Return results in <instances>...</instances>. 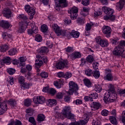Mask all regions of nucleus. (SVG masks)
<instances>
[{
    "label": "nucleus",
    "mask_w": 125,
    "mask_h": 125,
    "mask_svg": "<svg viewBox=\"0 0 125 125\" xmlns=\"http://www.w3.org/2000/svg\"><path fill=\"white\" fill-rule=\"evenodd\" d=\"M117 99V93L114 89L106 92L104 94V101L106 104H108L109 102H113Z\"/></svg>",
    "instance_id": "1"
},
{
    "label": "nucleus",
    "mask_w": 125,
    "mask_h": 125,
    "mask_svg": "<svg viewBox=\"0 0 125 125\" xmlns=\"http://www.w3.org/2000/svg\"><path fill=\"white\" fill-rule=\"evenodd\" d=\"M103 10L107 14V16H105L104 17V20H111V21H114L116 19V17L113 15L114 11L113 9H111L109 7L104 6L103 7Z\"/></svg>",
    "instance_id": "2"
},
{
    "label": "nucleus",
    "mask_w": 125,
    "mask_h": 125,
    "mask_svg": "<svg viewBox=\"0 0 125 125\" xmlns=\"http://www.w3.org/2000/svg\"><path fill=\"white\" fill-rule=\"evenodd\" d=\"M36 58L38 59V60H36L35 61V62H38V61L39 62H36L35 65L36 67H41L43 64V63H45V64H46L47 62H48V59H47V57L46 56H42L40 55H36Z\"/></svg>",
    "instance_id": "3"
},
{
    "label": "nucleus",
    "mask_w": 125,
    "mask_h": 125,
    "mask_svg": "<svg viewBox=\"0 0 125 125\" xmlns=\"http://www.w3.org/2000/svg\"><path fill=\"white\" fill-rule=\"evenodd\" d=\"M64 117H65L69 120H73L75 118V115L71 113V107L70 106H65L62 111Z\"/></svg>",
    "instance_id": "4"
},
{
    "label": "nucleus",
    "mask_w": 125,
    "mask_h": 125,
    "mask_svg": "<svg viewBox=\"0 0 125 125\" xmlns=\"http://www.w3.org/2000/svg\"><path fill=\"white\" fill-rule=\"evenodd\" d=\"M69 89L68 92V93L70 94V95H73V93L74 92L77 94L78 93H77V90H79V86H78V84L77 83H75V82L73 81H71L69 83Z\"/></svg>",
    "instance_id": "5"
},
{
    "label": "nucleus",
    "mask_w": 125,
    "mask_h": 125,
    "mask_svg": "<svg viewBox=\"0 0 125 125\" xmlns=\"http://www.w3.org/2000/svg\"><path fill=\"white\" fill-rule=\"evenodd\" d=\"M25 10L27 12L28 14L30 16L29 19L32 20L34 18V16L36 14V10L30 5H26L25 6Z\"/></svg>",
    "instance_id": "6"
},
{
    "label": "nucleus",
    "mask_w": 125,
    "mask_h": 125,
    "mask_svg": "<svg viewBox=\"0 0 125 125\" xmlns=\"http://www.w3.org/2000/svg\"><path fill=\"white\" fill-rule=\"evenodd\" d=\"M53 30L55 32L57 36H65L66 30H62L57 24H53L52 26Z\"/></svg>",
    "instance_id": "7"
},
{
    "label": "nucleus",
    "mask_w": 125,
    "mask_h": 125,
    "mask_svg": "<svg viewBox=\"0 0 125 125\" xmlns=\"http://www.w3.org/2000/svg\"><path fill=\"white\" fill-rule=\"evenodd\" d=\"M56 68H57L58 70H62V69H64V68L68 69L69 68V66L68 65V61L65 60L57 62L56 64Z\"/></svg>",
    "instance_id": "8"
},
{
    "label": "nucleus",
    "mask_w": 125,
    "mask_h": 125,
    "mask_svg": "<svg viewBox=\"0 0 125 125\" xmlns=\"http://www.w3.org/2000/svg\"><path fill=\"white\" fill-rule=\"evenodd\" d=\"M56 2H59V6L56 7L57 11H60L63 7H66L68 4L66 0H55Z\"/></svg>",
    "instance_id": "9"
},
{
    "label": "nucleus",
    "mask_w": 125,
    "mask_h": 125,
    "mask_svg": "<svg viewBox=\"0 0 125 125\" xmlns=\"http://www.w3.org/2000/svg\"><path fill=\"white\" fill-rule=\"evenodd\" d=\"M71 36L73 38L78 39V38L80 37V32L75 30H72V32H70L67 30H65V35L63 36V37H67V38H70Z\"/></svg>",
    "instance_id": "10"
},
{
    "label": "nucleus",
    "mask_w": 125,
    "mask_h": 125,
    "mask_svg": "<svg viewBox=\"0 0 125 125\" xmlns=\"http://www.w3.org/2000/svg\"><path fill=\"white\" fill-rule=\"evenodd\" d=\"M125 51L124 47L121 46H118L116 47L113 51V54L116 56H120L122 55Z\"/></svg>",
    "instance_id": "11"
},
{
    "label": "nucleus",
    "mask_w": 125,
    "mask_h": 125,
    "mask_svg": "<svg viewBox=\"0 0 125 125\" xmlns=\"http://www.w3.org/2000/svg\"><path fill=\"white\" fill-rule=\"evenodd\" d=\"M6 111H7V104L0 98V115L4 114Z\"/></svg>",
    "instance_id": "12"
},
{
    "label": "nucleus",
    "mask_w": 125,
    "mask_h": 125,
    "mask_svg": "<svg viewBox=\"0 0 125 125\" xmlns=\"http://www.w3.org/2000/svg\"><path fill=\"white\" fill-rule=\"evenodd\" d=\"M79 11V9L76 7H73L68 12V13L70 14V17L71 19H76L78 17V12Z\"/></svg>",
    "instance_id": "13"
},
{
    "label": "nucleus",
    "mask_w": 125,
    "mask_h": 125,
    "mask_svg": "<svg viewBox=\"0 0 125 125\" xmlns=\"http://www.w3.org/2000/svg\"><path fill=\"white\" fill-rule=\"evenodd\" d=\"M102 31L103 34L105 35V37H106V38H110V37H111L112 29H111V27L110 26H104L102 28Z\"/></svg>",
    "instance_id": "14"
},
{
    "label": "nucleus",
    "mask_w": 125,
    "mask_h": 125,
    "mask_svg": "<svg viewBox=\"0 0 125 125\" xmlns=\"http://www.w3.org/2000/svg\"><path fill=\"white\" fill-rule=\"evenodd\" d=\"M105 74L106 75L104 77V80L111 82L114 80V76H113V74H112V71L111 69H106Z\"/></svg>",
    "instance_id": "15"
},
{
    "label": "nucleus",
    "mask_w": 125,
    "mask_h": 125,
    "mask_svg": "<svg viewBox=\"0 0 125 125\" xmlns=\"http://www.w3.org/2000/svg\"><path fill=\"white\" fill-rule=\"evenodd\" d=\"M32 29H29L27 30L28 35H33V34H38L39 30L36 24L33 23L31 25Z\"/></svg>",
    "instance_id": "16"
},
{
    "label": "nucleus",
    "mask_w": 125,
    "mask_h": 125,
    "mask_svg": "<svg viewBox=\"0 0 125 125\" xmlns=\"http://www.w3.org/2000/svg\"><path fill=\"white\" fill-rule=\"evenodd\" d=\"M2 14H3V16L6 18H10L11 17H12L11 10L8 8H4L2 11Z\"/></svg>",
    "instance_id": "17"
},
{
    "label": "nucleus",
    "mask_w": 125,
    "mask_h": 125,
    "mask_svg": "<svg viewBox=\"0 0 125 125\" xmlns=\"http://www.w3.org/2000/svg\"><path fill=\"white\" fill-rule=\"evenodd\" d=\"M45 101V98L42 96H37V98H33V102L35 104H42Z\"/></svg>",
    "instance_id": "18"
},
{
    "label": "nucleus",
    "mask_w": 125,
    "mask_h": 125,
    "mask_svg": "<svg viewBox=\"0 0 125 125\" xmlns=\"http://www.w3.org/2000/svg\"><path fill=\"white\" fill-rule=\"evenodd\" d=\"M125 4V0H120L119 2H117L116 5V9L118 11H121Z\"/></svg>",
    "instance_id": "19"
},
{
    "label": "nucleus",
    "mask_w": 125,
    "mask_h": 125,
    "mask_svg": "<svg viewBox=\"0 0 125 125\" xmlns=\"http://www.w3.org/2000/svg\"><path fill=\"white\" fill-rule=\"evenodd\" d=\"M0 25L4 29H8V28L10 27V23H9L8 21H0Z\"/></svg>",
    "instance_id": "20"
},
{
    "label": "nucleus",
    "mask_w": 125,
    "mask_h": 125,
    "mask_svg": "<svg viewBox=\"0 0 125 125\" xmlns=\"http://www.w3.org/2000/svg\"><path fill=\"white\" fill-rule=\"evenodd\" d=\"M54 85L57 87V88H61L63 86V81L61 80L54 82Z\"/></svg>",
    "instance_id": "21"
},
{
    "label": "nucleus",
    "mask_w": 125,
    "mask_h": 125,
    "mask_svg": "<svg viewBox=\"0 0 125 125\" xmlns=\"http://www.w3.org/2000/svg\"><path fill=\"white\" fill-rule=\"evenodd\" d=\"M99 44L102 47H107V46L109 45V42H108V40L106 39H103L100 42Z\"/></svg>",
    "instance_id": "22"
},
{
    "label": "nucleus",
    "mask_w": 125,
    "mask_h": 125,
    "mask_svg": "<svg viewBox=\"0 0 125 125\" xmlns=\"http://www.w3.org/2000/svg\"><path fill=\"white\" fill-rule=\"evenodd\" d=\"M47 104H48V106H49V107H52V106H55V105L57 104V103L56 102V100L49 99L47 101Z\"/></svg>",
    "instance_id": "23"
},
{
    "label": "nucleus",
    "mask_w": 125,
    "mask_h": 125,
    "mask_svg": "<svg viewBox=\"0 0 125 125\" xmlns=\"http://www.w3.org/2000/svg\"><path fill=\"white\" fill-rule=\"evenodd\" d=\"M71 59H76L77 58H81L82 57V55L80 52H76L73 53L70 56Z\"/></svg>",
    "instance_id": "24"
},
{
    "label": "nucleus",
    "mask_w": 125,
    "mask_h": 125,
    "mask_svg": "<svg viewBox=\"0 0 125 125\" xmlns=\"http://www.w3.org/2000/svg\"><path fill=\"white\" fill-rule=\"evenodd\" d=\"M101 106V104L96 102H93L91 104V107L94 108L95 110H98V109L100 108Z\"/></svg>",
    "instance_id": "25"
},
{
    "label": "nucleus",
    "mask_w": 125,
    "mask_h": 125,
    "mask_svg": "<svg viewBox=\"0 0 125 125\" xmlns=\"http://www.w3.org/2000/svg\"><path fill=\"white\" fill-rule=\"evenodd\" d=\"M25 30H26V27H25V25L23 23H20L19 28V33H24L25 32Z\"/></svg>",
    "instance_id": "26"
},
{
    "label": "nucleus",
    "mask_w": 125,
    "mask_h": 125,
    "mask_svg": "<svg viewBox=\"0 0 125 125\" xmlns=\"http://www.w3.org/2000/svg\"><path fill=\"white\" fill-rule=\"evenodd\" d=\"M89 95L90 96L91 102L93 101V99H97L98 98V94L97 93H91Z\"/></svg>",
    "instance_id": "27"
},
{
    "label": "nucleus",
    "mask_w": 125,
    "mask_h": 125,
    "mask_svg": "<svg viewBox=\"0 0 125 125\" xmlns=\"http://www.w3.org/2000/svg\"><path fill=\"white\" fill-rule=\"evenodd\" d=\"M3 39H5L6 40L7 39L8 41H9V40H11V38H12V35L10 34H8V33L6 32H3L2 35ZM8 39L9 40H8Z\"/></svg>",
    "instance_id": "28"
},
{
    "label": "nucleus",
    "mask_w": 125,
    "mask_h": 125,
    "mask_svg": "<svg viewBox=\"0 0 125 125\" xmlns=\"http://www.w3.org/2000/svg\"><path fill=\"white\" fill-rule=\"evenodd\" d=\"M48 52V49L45 47H42L40 48L39 54H43V53H47Z\"/></svg>",
    "instance_id": "29"
},
{
    "label": "nucleus",
    "mask_w": 125,
    "mask_h": 125,
    "mask_svg": "<svg viewBox=\"0 0 125 125\" xmlns=\"http://www.w3.org/2000/svg\"><path fill=\"white\" fill-rule=\"evenodd\" d=\"M6 50H8V45L4 44L0 46V51L1 52H5Z\"/></svg>",
    "instance_id": "30"
},
{
    "label": "nucleus",
    "mask_w": 125,
    "mask_h": 125,
    "mask_svg": "<svg viewBox=\"0 0 125 125\" xmlns=\"http://www.w3.org/2000/svg\"><path fill=\"white\" fill-rule=\"evenodd\" d=\"M32 85V83H23L21 85V89H25L29 88L30 86Z\"/></svg>",
    "instance_id": "31"
},
{
    "label": "nucleus",
    "mask_w": 125,
    "mask_h": 125,
    "mask_svg": "<svg viewBox=\"0 0 125 125\" xmlns=\"http://www.w3.org/2000/svg\"><path fill=\"white\" fill-rule=\"evenodd\" d=\"M109 121L110 123L112 124V125H118V122L117 121V119L116 117L114 116H110L109 117Z\"/></svg>",
    "instance_id": "32"
},
{
    "label": "nucleus",
    "mask_w": 125,
    "mask_h": 125,
    "mask_svg": "<svg viewBox=\"0 0 125 125\" xmlns=\"http://www.w3.org/2000/svg\"><path fill=\"white\" fill-rule=\"evenodd\" d=\"M92 76H93V77L96 79H99L100 77V72H99L98 70L93 71Z\"/></svg>",
    "instance_id": "33"
},
{
    "label": "nucleus",
    "mask_w": 125,
    "mask_h": 125,
    "mask_svg": "<svg viewBox=\"0 0 125 125\" xmlns=\"http://www.w3.org/2000/svg\"><path fill=\"white\" fill-rule=\"evenodd\" d=\"M10 58L7 57L6 58H5L4 59L0 61L1 63H4L6 64H8V65H9V64H10Z\"/></svg>",
    "instance_id": "34"
},
{
    "label": "nucleus",
    "mask_w": 125,
    "mask_h": 125,
    "mask_svg": "<svg viewBox=\"0 0 125 125\" xmlns=\"http://www.w3.org/2000/svg\"><path fill=\"white\" fill-rule=\"evenodd\" d=\"M93 73V71L91 69H87L85 70V74L86 76H87L88 77H91L92 76V74Z\"/></svg>",
    "instance_id": "35"
},
{
    "label": "nucleus",
    "mask_w": 125,
    "mask_h": 125,
    "mask_svg": "<svg viewBox=\"0 0 125 125\" xmlns=\"http://www.w3.org/2000/svg\"><path fill=\"white\" fill-rule=\"evenodd\" d=\"M84 83L86 86H87V87H90L91 86V82H90V80L88 79H85L83 80Z\"/></svg>",
    "instance_id": "36"
},
{
    "label": "nucleus",
    "mask_w": 125,
    "mask_h": 125,
    "mask_svg": "<svg viewBox=\"0 0 125 125\" xmlns=\"http://www.w3.org/2000/svg\"><path fill=\"white\" fill-rule=\"evenodd\" d=\"M8 54L9 55H10L11 56H12L13 55H15L16 53H17V50L15 48L11 49L9 51H8Z\"/></svg>",
    "instance_id": "37"
},
{
    "label": "nucleus",
    "mask_w": 125,
    "mask_h": 125,
    "mask_svg": "<svg viewBox=\"0 0 125 125\" xmlns=\"http://www.w3.org/2000/svg\"><path fill=\"white\" fill-rule=\"evenodd\" d=\"M45 119V116L43 114H39L37 117V121L38 122H43Z\"/></svg>",
    "instance_id": "38"
},
{
    "label": "nucleus",
    "mask_w": 125,
    "mask_h": 125,
    "mask_svg": "<svg viewBox=\"0 0 125 125\" xmlns=\"http://www.w3.org/2000/svg\"><path fill=\"white\" fill-rule=\"evenodd\" d=\"M32 103V100L29 99H27L24 100V105L26 106V107H29V106L31 105Z\"/></svg>",
    "instance_id": "39"
},
{
    "label": "nucleus",
    "mask_w": 125,
    "mask_h": 125,
    "mask_svg": "<svg viewBox=\"0 0 125 125\" xmlns=\"http://www.w3.org/2000/svg\"><path fill=\"white\" fill-rule=\"evenodd\" d=\"M35 41L40 42L42 41V37L41 35L37 34L35 36Z\"/></svg>",
    "instance_id": "40"
},
{
    "label": "nucleus",
    "mask_w": 125,
    "mask_h": 125,
    "mask_svg": "<svg viewBox=\"0 0 125 125\" xmlns=\"http://www.w3.org/2000/svg\"><path fill=\"white\" fill-rule=\"evenodd\" d=\"M18 81H19V83H20L21 84H22V83H24L25 82V78H24L23 76H20L19 77Z\"/></svg>",
    "instance_id": "41"
},
{
    "label": "nucleus",
    "mask_w": 125,
    "mask_h": 125,
    "mask_svg": "<svg viewBox=\"0 0 125 125\" xmlns=\"http://www.w3.org/2000/svg\"><path fill=\"white\" fill-rule=\"evenodd\" d=\"M95 90L96 92H101L102 91V87L100 85H95Z\"/></svg>",
    "instance_id": "42"
},
{
    "label": "nucleus",
    "mask_w": 125,
    "mask_h": 125,
    "mask_svg": "<svg viewBox=\"0 0 125 125\" xmlns=\"http://www.w3.org/2000/svg\"><path fill=\"white\" fill-rule=\"evenodd\" d=\"M48 29V28H47V25L45 24H43L41 26V31L43 33H45L46 32H47Z\"/></svg>",
    "instance_id": "43"
},
{
    "label": "nucleus",
    "mask_w": 125,
    "mask_h": 125,
    "mask_svg": "<svg viewBox=\"0 0 125 125\" xmlns=\"http://www.w3.org/2000/svg\"><path fill=\"white\" fill-rule=\"evenodd\" d=\"M86 61L89 63H92L93 61H94V58L92 56H88L86 58Z\"/></svg>",
    "instance_id": "44"
},
{
    "label": "nucleus",
    "mask_w": 125,
    "mask_h": 125,
    "mask_svg": "<svg viewBox=\"0 0 125 125\" xmlns=\"http://www.w3.org/2000/svg\"><path fill=\"white\" fill-rule=\"evenodd\" d=\"M93 26V24L90 23H87L85 26V31H90L91 30V28Z\"/></svg>",
    "instance_id": "45"
},
{
    "label": "nucleus",
    "mask_w": 125,
    "mask_h": 125,
    "mask_svg": "<svg viewBox=\"0 0 125 125\" xmlns=\"http://www.w3.org/2000/svg\"><path fill=\"white\" fill-rule=\"evenodd\" d=\"M29 122L32 124V125H37L36 120H35V118L33 117H31L29 118Z\"/></svg>",
    "instance_id": "46"
},
{
    "label": "nucleus",
    "mask_w": 125,
    "mask_h": 125,
    "mask_svg": "<svg viewBox=\"0 0 125 125\" xmlns=\"http://www.w3.org/2000/svg\"><path fill=\"white\" fill-rule=\"evenodd\" d=\"M101 114L104 117H107L109 115V111L107 109H104L102 111Z\"/></svg>",
    "instance_id": "47"
},
{
    "label": "nucleus",
    "mask_w": 125,
    "mask_h": 125,
    "mask_svg": "<svg viewBox=\"0 0 125 125\" xmlns=\"http://www.w3.org/2000/svg\"><path fill=\"white\" fill-rule=\"evenodd\" d=\"M77 22L80 25H83V24H84V20L82 19L81 18H78Z\"/></svg>",
    "instance_id": "48"
},
{
    "label": "nucleus",
    "mask_w": 125,
    "mask_h": 125,
    "mask_svg": "<svg viewBox=\"0 0 125 125\" xmlns=\"http://www.w3.org/2000/svg\"><path fill=\"white\" fill-rule=\"evenodd\" d=\"M72 77V73L70 72H67L64 74V78L65 79H70Z\"/></svg>",
    "instance_id": "49"
},
{
    "label": "nucleus",
    "mask_w": 125,
    "mask_h": 125,
    "mask_svg": "<svg viewBox=\"0 0 125 125\" xmlns=\"http://www.w3.org/2000/svg\"><path fill=\"white\" fill-rule=\"evenodd\" d=\"M41 77L43 78V79H46V78L48 77V73L46 72H42L41 73Z\"/></svg>",
    "instance_id": "50"
},
{
    "label": "nucleus",
    "mask_w": 125,
    "mask_h": 125,
    "mask_svg": "<svg viewBox=\"0 0 125 125\" xmlns=\"http://www.w3.org/2000/svg\"><path fill=\"white\" fill-rule=\"evenodd\" d=\"M49 92L51 95H55V93H56V90L53 88H51L49 89Z\"/></svg>",
    "instance_id": "51"
},
{
    "label": "nucleus",
    "mask_w": 125,
    "mask_h": 125,
    "mask_svg": "<svg viewBox=\"0 0 125 125\" xmlns=\"http://www.w3.org/2000/svg\"><path fill=\"white\" fill-rule=\"evenodd\" d=\"M63 96L64 95L63 94V93L61 92L58 93L56 94V97L57 98H58V99H62V98H63Z\"/></svg>",
    "instance_id": "52"
},
{
    "label": "nucleus",
    "mask_w": 125,
    "mask_h": 125,
    "mask_svg": "<svg viewBox=\"0 0 125 125\" xmlns=\"http://www.w3.org/2000/svg\"><path fill=\"white\" fill-rule=\"evenodd\" d=\"M98 66H99V64L97 62H94L93 63V68L95 69V70H96L98 69Z\"/></svg>",
    "instance_id": "53"
},
{
    "label": "nucleus",
    "mask_w": 125,
    "mask_h": 125,
    "mask_svg": "<svg viewBox=\"0 0 125 125\" xmlns=\"http://www.w3.org/2000/svg\"><path fill=\"white\" fill-rule=\"evenodd\" d=\"M7 72L9 75H13L15 73V69L13 68H10L7 69Z\"/></svg>",
    "instance_id": "54"
},
{
    "label": "nucleus",
    "mask_w": 125,
    "mask_h": 125,
    "mask_svg": "<svg viewBox=\"0 0 125 125\" xmlns=\"http://www.w3.org/2000/svg\"><path fill=\"white\" fill-rule=\"evenodd\" d=\"M102 14V10L99 9L97 12H95L94 13V16L96 17V16H99L100 15H101Z\"/></svg>",
    "instance_id": "55"
},
{
    "label": "nucleus",
    "mask_w": 125,
    "mask_h": 125,
    "mask_svg": "<svg viewBox=\"0 0 125 125\" xmlns=\"http://www.w3.org/2000/svg\"><path fill=\"white\" fill-rule=\"evenodd\" d=\"M100 124H101V123L100 122V121H99V120L97 119L94 120L93 121V123H92L93 125H100Z\"/></svg>",
    "instance_id": "56"
},
{
    "label": "nucleus",
    "mask_w": 125,
    "mask_h": 125,
    "mask_svg": "<svg viewBox=\"0 0 125 125\" xmlns=\"http://www.w3.org/2000/svg\"><path fill=\"white\" fill-rule=\"evenodd\" d=\"M8 102L10 105H12V106H15V104H16V101H15V100H9Z\"/></svg>",
    "instance_id": "57"
},
{
    "label": "nucleus",
    "mask_w": 125,
    "mask_h": 125,
    "mask_svg": "<svg viewBox=\"0 0 125 125\" xmlns=\"http://www.w3.org/2000/svg\"><path fill=\"white\" fill-rule=\"evenodd\" d=\"M19 18H20V20H27V19H28L27 18V16L23 14L20 15Z\"/></svg>",
    "instance_id": "58"
},
{
    "label": "nucleus",
    "mask_w": 125,
    "mask_h": 125,
    "mask_svg": "<svg viewBox=\"0 0 125 125\" xmlns=\"http://www.w3.org/2000/svg\"><path fill=\"white\" fill-rule=\"evenodd\" d=\"M82 3L85 6L88 5V4H89V0H83Z\"/></svg>",
    "instance_id": "59"
},
{
    "label": "nucleus",
    "mask_w": 125,
    "mask_h": 125,
    "mask_svg": "<svg viewBox=\"0 0 125 125\" xmlns=\"http://www.w3.org/2000/svg\"><path fill=\"white\" fill-rule=\"evenodd\" d=\"M64 24L65 25H68L71 23V20H70L69 18H65V19L64 20Z\"/></svg>",
    "instance_id": "60"
},
{
    "label": "nucleus",
    "mask_w": 125,
    "mask_h": 125,
    "mask_svg": "<svg viewBox=\"0 0 125 125\" xmlns=\"http://www.w3.org/2000/svg\"><path fill=\"white\" fill-rule=\"evenodd\" d=\"M65 50L66 52H72V51H74V50L73 49V47H69V46L66 48Z\"/></svg>",
    "instance_id": "61"
},
{
    "label": "nucleus",
    "mask_w": 125,
    "mask_h": 125,
    "mask_svg": "<svg viewBox=\"0 0 125 125\" xmlns=\"http://www.w3.org/2000/svg\"><path fill=\"white\" fill-rule=\"evenodd\" d=\"M46 45H47L49 48H52L53 46V44H52V42H50L49 41H47Z\"/></svg>",
    "instance_id": "62"
},
{
    "label": "nucleus",
    "mask_w": 125,
    "mask_h": 125,
    "mask_svg": "<svg viewBox=\"0 0 125 125\" xmlns=\"http://www.w3.org/2000/svg\"><path fill=\"white\" fill-rule=\"evenodd\" d=\"M122 123H125V110H124L122 113Z\"/></svg>",
    "instance_id": "63"
},
{
    "label": "nucleus",
    "mask_w": 125,
    "mask_h": 125,
    "mask_svg": "<svg viewBox=\"0 0 125 125\" xmlns=\"http://www.w3.org/2000/svg\"><path fill=\"white\" fill-rule=\"evenodd\" d=\"M118 93L120 95H124V94H125V89L119 90L118 91Z\"/></svg>",
    "instance_id": "64"
}]
</instances>
